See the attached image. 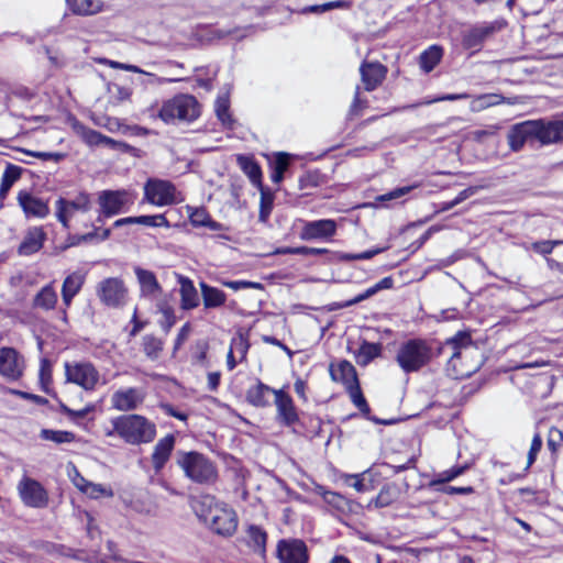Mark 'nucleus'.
I'll list each match as a JSON object with an SVG mask.
<instances>
[{
    "instance_id": "53",
    "label": "nucleus",
    "mask_w": 563,
    "mask_h": 563,
    "mask_svg": "<svg viewBox=\"0 0 563 563\" xmlns=\"http://www.w3.org/2000/svg\"><path fill=\"white\" fill-rule=\"evenodd\" d=\"M347 393L350 394V397L353 401V404L363 412L368 413L369 407L366 402V399L364 398L362 390L360 388V384L353 386L352 388L347 389Z\"/></svg>"
},
{
    "instance_id": "32",
    "label": "nucleus",
    "mask_w": 563,
    "mask_h": 563,
    "mask_svg": "<svg viewBox=\"0 0 563 563\" xmlns=\"http://www.w3.org/2000/svg\"><path fill=\"white\" fill-rule=\"evenodd\" d=\"M58 297L53 284H47L34 296L32 306L35 309L52 310L57 303Z\"/></svg>"
},
{
    "instance_id": "13",
    "label": "nucleus",
    "mask_w": 563,
    "mask_h": 563,
    "mask_svg": "<svg viewBox=\"0 0 563 563\" xmlns=\"http://www.w3.org/2000/svg\"><path fill=\"white\" fill-rule=\"evenodd\" d=\"M101 213L111 217L122 212L126 205L132 203L131 195L125 190H103L98 198Z\"/></svg>"
},
{
    "instance_id": "15",
    "label": "nucleus",
    "mask_w": 563,
    "mask_h": 563,
    "mask_svg": "<svg viewBox=\"0 0 563 563\" xmlns=\"http://www.w3.org/2000/svg\"><path fill=\"white\" fill-rule=\"evenodd\" d=\"M388 69L379 62L364 60L360 66L361 80L366 91H373L382 85Z\"/></svg>"
},
{
    "instance_id": "29",
    "label": "nucleus",
    "mask_w": 563,
    "mask_h": 563,
    "mask_svg": "<svg viewBox=\"0 0 563 563\" xmlns=\"http://www.w3.org/2000/svg\"><path fill=\"white\" fill-rule=\"evenodd\" d=\"M277 390L278 389H274L261 380H256V383L246 390V400L252 406L264 408L271 405V395L275 396V391Z\"/></svg>"
},
{
    "instance_id": "35",
    "label": "nucleus",
    "mask_w": 563,
    "mask_h": 563,
    "mask_svg": "<svg viewBox=\"0 0 563 563\" xmlns=\"http://www.w3.org/2000/svg\"><path fill=\"white\" fill-rule=\"evenodd\" d=\"M444 51L440 45H431L419 55V66L426 74L431 73L441 62Z\"/></svg>"
},
{
    "instance_id": "26",
    "label": "nucleus",
    "mask_w": 563,
    "mask_h": 563,
    "mask_svg": "<svg viewBox=\"0 0 563 563\" xmlns=\"http://www.w3.org/2000/svg\"><path fill=\"white\" fill-rule=\"evenodd\" d=\"M68 123L74 131V133L81 139V141L90 146H102L104 136L102 133L92 130L88 126H86L84 123H81L79 120H77L75 117L68 118Z\"/></svg>"
},
{
    "instance_id": "3",
    "label": "nucleus",
    "mask_w": 563,
    "mask_h": 563,
    "mask_svg": "<svg viewBox=\"0 0 563 563\" xmlns=\"http://www.w3.org/2000/svg\"><path fill=\"white\" fill-rule=\"evenodd\" d=\"M176 464L185 476L194 483L211 485L218 479L216 463L197 451H177Z\"/></svg>"
},
{
    "instance_id": "54",
    "label": "nucleus",
    "mask_w": 563,
    "mask_h": 563,
    "mask_svg": "<svg viewBox=\"0 0 563 563\" xmlns=\"http://www.w3.org/2000/svg\"><path fill=\"white\" fill-rule=\"evenodd\" d=\"M74 475L71 476V481L74 483V485L81 492V493H85L86 490H88L90 487L92 488V493H104V489L101 488L100 485H93L91 483H89L88 481H86L78 472L76 468H74Z\"/></svg>"
},
{
    "instance_id": "22",
    "label": "nucleus",
    "mask_w": 563,
    "mask_h": 563,
    "mask_svg": "<svg viewBox=\"0 0 563 563\" xmlns=\"http://www.w3.org/2000/svg\"><path fill=\"white\" fill-rule=\"evenodd\" d=\"M18 202L26 217L45 218L49 213L47 202L26 190L18 194Z\"/></svg>"
},
{
    "instance_id": "39",
    "label": "nucleus",
    "mask_w": 563,
    "mask_h": 563,
    "mask_svg": "<svg viewBox=\"0 0 563 563\" xmlns=\"http://www.w3.org/2000/svg\"><path fill=\"white\" fill-rule=\"evenodd\" d=\"M214 111L218 119L224 126L229 129L233 128L234 120L230 113V99L228 93L218 96L214 103Z\"/></svg>"
},
{
    "instance_id": "64",
    "label": "nucleus",
    "mask_w": 563,
    "mask_h": 563,
    "mask_svg": "<svg viewBox=\"0 0 563 563\" xmlns=\"http://www.w3.org/2000/svg\"><path fill=\"white\" fill-rule=\"evenodd\" d=\"M563 441V433L556 429L552 428L549 432L548 446L552 452H555L558 448L561 445Z\"/></svg>"
},
{
    "instance_id": "37",
    "label": "nucleus",
    "mask_w": 563,
    "mask_h": 563,
    "mask_svg": "<svg viewBox=\"0 0 563 563\" xmlns=\"http://www.w3.org/2000/svg\"><path fill=\"white\" fill-rule=\"evenodd\" d=\"M380 353L382 345L379 343L363 341L358 350L354 353V356L360 366H367L374 358L378 357Z\"/></svg>"
},
{
    "instance_id": "52",
    "label": "nucleus",
    "mask_w": 563,
    "mask_h": 563,
    "mask_svg": "<svg viewBox=\"0 0 563 563\" xmlns=\"http://www.w3.org/2000/svg\"><path fill=\"white\" fill-rule=\"evenodd\" d=\"M465 468L466 466H453L450 470L437 474L432 479L431 484L435 485L451 482L456 476L461 475L465 471Z\"/></svg>"
},
{
    "instance_id": "48",
    "label": "nucleus",
    "mask_w": 563,
    "mask_h": 563,
    "mask_svg": "<svg viewBox=\"0 0 563 563\" xmlns=\"http://www.w3.org/2000/svg\"><path fill=\"white\" fill-rule=\"evenodd\" d=\"M289 165V157L286 153H278L274 162V170L272 174V180L275 184H279L284 178V173L287 170Z\"/></svg>"
},
{
    "instance_id": "18",
    "label": "nucleus",
    "mask_w": 563,
    "mask_h": 563,
    "mask_svg": "<svg viewBox=\"0 0 563 563\" xmlns=\"http://www.w3.org/2000/svg\"><path fill=\"white\" fill-rule=\"evenodd\" d=\"M274 404L277 410V419L283 424L290 427L298 422L299 417L292 398L284 390L275 391Z\"/></svg>"
},
{
    "instance_id": "56",
    "label": "nucleus",
    "mask_w": 563,
    "mask_h": 563,
    "mask_svg": "<svg viewBox=\"0 0 563 563\" xmlns=\"http://www.w3.org/2000/svg\"><path fill=\"white\" fill-rule=\"evenodd\" d=\"M25 506L34 508H43L48 504L47 495H20Z\"/></svg>"
},
{
    "instance_id": "21",
    "label": "nucleus",
    "mask_w": 563,
    "mask_h": 563,
    "mask_svg": "<svg viewBox=\"0 0 563 563\" xmlns=\"http://www.w3.org/2000/svg\"><path fill=\"white\" fill-rule=\"evenodd\" d=\"M176 438L174 434H167L159 439L154 445L151 461L155 473H159L168 462L175 448Z\"/></svg>"
},
{
    "instance_id": "5",
    "label": "nucleus",
    "mask_w": 563,
    "mask_h": 563,
    "mask_svg": "<svg viewBox=\"0 0 563 563\" xmlns=\"http://www.w3.org/2000/svg\"><path fill=\"white\" fill-rule=\"evenodd\" d=\"M453 350L452 355L448 362V373L456 379L465 378L471 376L479 368V363L468 364L467 360L476 353V349L468 342L467 335H461L453 338L448 342Z\"/></svg>"
},
{
    "instance_id": "34",
    "label": "nucleus",
    "mask_w": 563,
    "mask_h": 563,
    "mask_svg": "<svg viewBox=\"0 0 563 563\" xmlns=\"http://www.w3.org/2000/svg\"><path fill=\"white\" fill-rule=\"evenodd\" d=\"M501 103L514 104L515 101L499 95V93H484L473 97L470 109L472 112H479L487 108L498 106Z\"/></svg>"
},
{
    "instance_id": "55",
    "label": "nucleus",
    "mask_w": 563,
    "mask_h": 563,
    "mask_svg": "<svg viewBox=\"0 0 563 563\" xmlns=\"http://www.w3.org/2000/svg\"><path fill=\"white\" fill-rule=\"evenodd\" d=\"M417 187H419L418 184H415L411 186L399 187V188H396L387 194L378 196L377 200L384 202V201H390L394 199H398V198H401L405 195L409 194L412 189H415Z\"/></svg>"
},
{
    "instance_id": "40",
    "label": "nucleus",
    "mask_w": 563,
    "mask_h": 563,
    "mask_svg": "<svg viewBox=\"0 0 563 563\" xmlns=\"http://www.w3.org/2000/svg\"><path fill=\"white\" fill-rule=\"evenodd\" d=\"M21 174H22L21 167L13 165V164H8V166L5 167V169L2 174V178H1L0 200H3L7 197L12 185L21 177Z\"/></svg>"
},
{
    "instance_id": "27",
    "label": "nucleus",
    "mask_w": 563,
    "mask_h": 563,
    "mask_svg": "<svg viewBox=\"0 0 563 563\" xmlns=\"http://www.w3.org/2000/svg\"><path fill=\"white\" fill-rule=\"evenodd\" d=\"M86 280V275L79 271L67 275L62 285V299L66 307L71 305L73 299L79 294Z\"/></svg>"
},
{
    "instance_id": "45",
    "label": "nucleus",
    "mask_w": 563,
    "mask_h": 563,
    "mask_svg": "<svg viewBox=\"0 0 563 563\" xmlns=\"http://www.w3.org/2000/svg\"><path fill=\"white\" fill-rule=\"evenodd\" d=\"M238 162L240 164V167L249 176L251 181L255 185L262 186V172L258 164L254 159L246 156H239Z\"/></svg>"
},
{
    "instance_id": "43",
    "label": "nucleus",
    "mask_w": 563,
    "mask_h": 563,
    "mask_svg": "<svg viewBox=\"0 0 563 563\" xmlns=\"http://www.w3.org/2000/svg\"><path fill=\"white\" fill-rule=\"evenodd\" d=\"M101 63L104 65H108L109 67H111L113 69H122V70H126V71L147 75L148 77H151V80H150L151 84L159 85V84H164V82L176 81V79H167V78L156 77L154 74L147 73V71L141 69L140 67H137L135 65H131V64H124V63H120V62H115V60H111V59H103Z\"/></svg>"
},
{
    "instance_id": "49",
    "label": "nucleus",
    "mask_w": 563,
    "mask_h": 563,
    "mask_svg": "<svg viewBox=\"0 0 563 563\" xmlns=\"http://www.w3.org/2000/svg\"><path fill=\"white\" fill-rule=\"evenodd\" d=\"M371 474L368 472H364L362 474H354V475H343L341 477L343 485L347 488H354L357 492L366 490L368 489L364 482L369 477Z\"/></svg>"
},
{
    "instance_id": "10",
    "label": "nucleus",
    "mask_w": 563,
    "mask_h": 563,
    "mask_svg": "<svg viewBox=\"0 0 563 563\" xmlns=\"http://www.w3.org/2000/svg\"><path fill=\"white\" fill-rule=\"evenodd\" d=\"M25 369L24 357L13 347H0V376L8 382L19 380Z\"/></svg>"
},
{
    "instance_id": "50",
    "label": "nucleus",
    "mask_w": 563,
    "mask_h": 563,
    "mask_svg": "<svg viewBox=\"0 0 563 563\" xmlns=\"http://www.w3.org/2000/svg\"><path fill=\"white\" fill-rule=\"evenodd\" d=\"M260 187H261V205H260L258 218H260V221L266 222L272 212V209H273L274 197L271 192L265 191L262 186H260Z\"/></svg>"
},
{
    "instance_id": "58",
    "label": "nucleus",
    "mask_w": 563,
    "mask_h": 563,
    "mask_svg": "<svg viewBox=\"0 0 563 563\" xmlns=\"http://www.w3.org/2000/svg\"><path fill=\"white\" fill-rule=\"evenodd\" d=\"M342 1H331L323 4L310 5L302 10L303 13H323L325 11L342 7Z\"/></svg>"
},
{
    "instance_id": "7",
    "label": "nucleus",
    "mask_w": 563,
    "mask_h": 563,
    "mask_svg": "<svg viewBox=\"0 0 563 563\" xmlns=\"http://www.w3.org/2000/svg\"><path fill=\"white\" fill-rule=\"evenodd\" d=\"M64 368L66 382L85 391H93L99 385L106 384L100 372L89 361L66 362Z\"/></svg>"
},
{
    "instance_id": "1",
    "label": "nucleus",
    "mask_w": 563,
    "mask_h": 563,
    "mask_svg": "<svg viewBox=\"0 0 563 563\" xmlns=\"http://www.w3.org/2000/svg\"><path fill=\"white\" fill-rule=\"evenodd\" d=\"M189 505L198 519L222 537H231L238 528V516L227 504L214 495H191Z\"/></svg>"
},
{
    "instance_id": "36",
    "label": "nucleus",
    "mask_w": 563,
    "mask_h": 563,
    "mask_svg": "<svg viewBox=\"0 0 563 563\" xmlns=\"http://www.w3.org/2000/svg\"><path fill=\"white\" fill-rule=\"evenodd\" d=\"M201 297L206 309L222 307L227 301V294L219 288L200 283Z\"/></svg>"
},
{
    "instance_id": "41",
    "label": "nucleus",
    "mask_w": 563,
    "mask_h": 563,
    "mask_svg": "<svg viewBox=\"0 0 563 563\" xmlns=\"http://www.w3.org/2000/svg\"><path fill=\"white\" fill-rule=\"evenodd\" d=\"M249 544L260 554L266 552L267 533L258 526H250L247 529Z\"/></svg>"
},
{
    "instance_id": "4",
    "label": "nucleus",
    "mask_w": 563,
    "mask_h": 563,
    "mask_svg": "<svg viewBox=\"0 0 563 563\" xmlns=\"http://www.w3.org/2000/svg\"><path fill=\"white\" fill-rule=\"evenodd\" d=\"M157 115L167 124L191 122L200 115V104L194 96L179 93L164 101Z\"/></svg>"
},
{
    "instance_id": "33",
    "label": "nucleus",
    "mask_w": 563,
    "mask_h": 563,
    "mask_svg": "<svg viewBox=\"0 0 563 563\" xmlns=\"http://www.w3.org/2000/svg\"><path fill=\"white\" fill-rule=\"evenodd\" d=\"M189 210V221L192 227H205L211 231H222L227 229L222 223L214 221L205 208H194Z\"/></svg>"
},
{
    "instance_id": "25",
    "label": "nucleus",
    "mask_w": 563,
    "mask_h": 563,
    "mask_svg": "<svg viewBox=\"0 0 563 563\" xmlns=\"http://www.w3.org/2000/svg\"><path fill=\"white\" fill-rule=\"evenodd\" d=\"M46 240V234L40 227L31 228L26 231L21 244L19 245L18 253L22 256H29L38 252Z\"/></svg>"
},
{
    "instance_id": "16",
    "label": "nucleus",
    "mask_w": 563,
    "mask_h": 563,
    "mask_svg": "<svg viewBox=\"0 0 563 563\" xmlns=\"http://www.w3.org/2000/svg\"><path fill=\"white\" fill-rule=\"evenodd\" d=\"M324 503L328 506V510L331 511L338 518L349 516L352 514H360L363 509L361 503L352 500L346 495H321Z\"/></svg>"
},
{
    "instance_id": "47",
    "label": "nucleus",
    "mask_w": 563,
    "mask_h": 563,
    "mask_svg": "<svg viewBox=\"0 0 563 563\" xmlns=\"http://www.w3.org/2000/svg\"><path fill=\"white\" fill-rule=\"evenodd\" d=\"M41 438L55 443H70L75 440V434L70 431L43 429Z\"/></svg>"
},
{
    "instance_id": "6",
    "label": "nucleus",
    "mask_w": 563,
    "mask_h": 563,
    "mask_svg": "<svg viewBox=\"0 0 563 563\" xmlns=\"http://www.w3.org/2000/svg\"><path fill=\"white\" fill-rule=\"evenodd\" d=\"M431 357L432 350L427 341L412 339L401 344L396 361L404 372L411 373L427 365Z\"/></svg>"
},
{
    "instance_id": "19",
    "label": "nucleus",
    "mask_w": 563,
    "mask_h": 563,
    "mask_svg": "<svg viewBox=\"0 0 563 563\" xmlns=\"http://www.w3.org/2000/svg\"><path fill=\"white\" fill-rule=\"evenodd\" d=\"M508 145L514 152L520 151L527 142L536 141L534 120H528L511 126L507 135Z\"/></svg>"
},
{
    "instance_id": "61",
    "label": "nucleus",
    "mask_w": 563,
    "mask_h": 563,
    "mask_svg": "<svg viewBox=\"0 0 563 563\" xmlns=\"http://www.w3.org/2000/svg\"><path fill=\"white\" fill-rule=\"evenodd\" d=\"M102 146L109 147L113 151L123 152V153H128L133 150V147L130 146L129 144L121 142V141H117L107 135L104 136Z\"/></svg>"
},
{
    "instance_id": "23",
    "label": "nucleus",
    "mask_w": 563,
    "mask_h": 563,
    "mask_svg": "<svg viewBox=\"0 0 563 563\" xmlns=\"http://www.w3.org/2000/svg\"><path fill=\"white\" fill-rule=\"evenodd\" d=\"M134 274L140 285L141 296L148 299H155L162 292V286L159 285L156 275L148 269L142 267H135Z\"/></svg>"
},
{
    "instance_id": "12",
    "label": "nucleus",
    "mask_w": 563,
    "mask_h": 563,
    "mask_svg": "<svg viewBox=\"0 0 563 563\" xmlns=\"http://www.w3.org/2000/svg\"><path fill=\"white\" fill-rule=\"evenodd\" d=\"M280 563H308L309 554L306 543L299 539H282L276 549Z\"/></svg>"
},
{
    "instance_id": "62",
    "label": "nucleus",
    "mask_w": 563,
    "mask_h": 563,
    "mask_svg": "<svg viewBox=\"0 0 563 563\" xmlns=\"http://www.w3.org/2000/svg\"><path fill=\"white\" fill-rule=\"evenodd\" d=\"M542 446V439L540 434H536L532 439L531 446L528 453V466L532 465L537 459L538 453Z\"/></svg>"
},
{
    "instance_id": "46",
    "label": "nucleus",
    "mask_w": 563,
    "mask_h": 563,
    "mask_svg": "<svg viewBox=\"0 0 563 563\" xmlns=\"http://www.w3.org/2000/svg\"><path fill=\"white\" fill-rule=\"evenodd\" d=\"M157 308L162 314V319L159 320V325L165 333H168L170 331V329L174 327V324L176 323L175 311L166 302L158 303Z\"/></svg>"
},
{
    "instance_id": "24",
    "label": "nucleus",
    "mask_w": 563,
    "mask_h": 563,
    "mask_svg": "<svg viewBox=\"0 0 563 563\" xmlns=\"http://www.w3.org/2000/svg\"><path fill=\"white\" fill-rule=\"evenodd\" d=\"M330 376L334 382L343 384L346 390L358 384L355 367L349 361L331 364Z\"/></svg>"
},
{
    "instance_id": "51",
    "label": "nucleus",
    "mask_w": 563,
    "mask_h": 563,
    "mask_svg": "<svg viewBox=\"0 0 563 563\" xmlns=\"http://www.w3.org/2000/svg\"><path fill=\"white\" fill-rule=\"evenodd\" d=\"M135 224H143L147 227H165L169 228L170 224L164 214L156 216H140L135 217Z\"/></svg>"
},
{
    "instance_id": "9",
    "label": "nucleus",
    "mask_w": 563,
    "mask_h": 563,
    "mask_svg": "<svg viewBox=\"0 0 563 563\" xmlns=\"http://www.w3.org/2000/svg\"><path fill=\"white\" fill-rule=\"evenodd\" d=\"M92 208V201L87 192H79L73 198L60 197L55 202V216L58 222L65 228H69L70 220L77 213H86Z\"/></svg>"
},
{
    "instance_id": "31",
    "label": "nucleus",
    "mask_w": 563,
    "mask_h": 563,
    "mask_svg": "<svg viewBox=\"0 0 563 563\" xmlns=\"http://www.w3.org/2000/svg\"><path fill=\"white\" fill-rule=\"evenodd\" d=\"M180 284V307L184 310H191L199 306V296L192 282L187 277H179Z\"/></svg>"
},
{
    "instance_id": "2",
    "label": "nucleus",
    "mask_w": 563,
    "mask_h": 563,
    "mask_svg": "<svg viewBox=\"0 0 563 563\" xmlns=\"http://www.w3.org/2000/svg\"><path fill=\"white\" fill-rule=\"evenodd\" d=\"M111 424L107 437L117 434L128 444L151 443L156 437V424L141 415H123L112 419Z\"/></svg>"
},
{
    "instance_id": "11",
    "label": "nucleus",
    "mask_w": 563,
    "mask_h": 563,
    "mask_svg": "<svg viewBox=\"0 0 563 563\" xmlns=\"http://www.w3.org/2000/svg\"><path fill=\"white\" fill-rule=\"evenodd\" d=\"M145 198L155 206H169L176 202L175 186L162 179H150L144 186Z\"/></svg>"
},
{
    "instance_id": "63",
    "label": "nucleus",
    "mask_w": 563,
    "mask_h": 563,
    "mask_svg": "<svg viewBox=\"0 0 563 563\" xmlns=\"http://www.w3.org/2000/svg\"><path fill=\"white\" fill-rule=\"evenodd\" d=\"M109 236H110V230L109 229L102 230V232L100 234L98 232V229H95L92 232L79 235L78 236V241H85V243L91 242L95 239H97L99 241H104Z\"/></svg>"
},
{
    "instance_id": "30",
    "label": "nucleus",
    "mask_w": 563,
    "mask_h": 563,
    "mask_svg": "<svg viewBox=\"0 0 563 563\" xmlns=\"http://www.w3.org/2000/svg\"><path fill=\"white\" fill-rule=\"evenodd\" d=\"M122 501L126 508L135 512L152 514L156 510L152 495H122Z\"/></svg>"
},
{
    "instance_id": "38",
    "label": "nucleus",
    "mask_w": 563,
    "mask_h": 563,
    "mask_svg": "<svg viewBox=\"0 0 563 563\" xmlns=\"http://www.w3.org/2000/svg\"><path fill=\"white\" fill-rule=\"evenodd\" d=\"M67 3L75 14L80 15L96 14L103 7L101 0H67Z\"/></svg>"
},
{
    "instance_id": "59",
    "label": "nucleus",
    "mask_w": 563,
    "mask_h": 563,
    "mask_svg": "<svg viewBox=\"0 0 563 563\" xmlns=\"http://www.w3.org/2000/svg\"><path fill=\"white\" fill-rule=\"evenodd\" d=\"M18 489H19V493H30V494H33V493H41L42 487H41V485L36 481L27 478V477H24L20 482V484L18 486Z\"/></svg>"
},
{
    "instance_id": "28",
    "label": "nucleus",
    "mask_w": 563,
    "mask_h": 563,
    "mask_svg": "<svg viewBox=\"0 0 563 563\" xmlns=\"http://www.w3.org/2000/svg\"><path fill=\"white\" fill-rule=\"evenodd\" d=\"M495 31L494 25L474 26L463 34L462 44L466 49L479 51L484 41Z\"/></svg>"
},
{
    "instance_id": "8",
    "label": "nucleus",
    "mask_w": 563,
    "mask_h": 563,
    "mask_svg": "<svg viewBox=\"0 0 563 563\" xmlns=\"http://www.w3.org/2000/svg\"><path fill=\"white\" fill-rule=\"evenodd\" d=\"M99 301L112 309L123 308L129 300V289L121 277H107L96 285Z\"/></svg>"
},
{
    "instance_id": "17",
    "label": "nucleus",
    "mask_w": 563,
    "mask_h": 563,
    "mask_svg": "<svg viewBox=\"0 0 563 563\" xmlns=\"http://www.w3.org/2000/svg\"><path fill=\"white\" fill-rule=\"evenodd\" d=\"M144 398L145 395L142 389L130 387L113 393L111 404L119 411H131L136 409L144 401Z\"/></svg>"
},
{
    "instance_id": "14",
    "label": "nucleus",
    "mask_w": 563,
    "mask_h": 563,
    "mask_svg": "<svg viewBox=\"0 0 563 563\" xmlns=\"http://www.w3.org/2000/svg\"><path fill=\"white\" fill-rule=\"evenodd\" d=\"M336 233V222L332 219H321L305 222L300 239L302 241L329 240Z\"/></svg>"
},
{
    "instance_id": "44",
    "label": "nucleus",
    "mask_w": 563,
    "mask_h": 563,
    "mask_svg": "<svg viewBox=\"0 0 563 563\" xmlns=\"http://www.w3.org/2000/svg\"><path fill=\"white\" fill-rule=\"evenodd\" d=\"M164 349V341L153 334L142 338V350L147 358L156 361Z\"/></svg>"
},
{
    "instance_id": "20",
    "label": "nucleus",
    "mask_w": 563,
    "mask_h": 563,
    "mask_svg": "<svg viewBox=\"0 0 563 563\" xmlns=\"http://www.w3.org/2000/svg\"><path fill=\"white\" fill-rule=\"evenodd\" d=\"M536 141L542 145L563 141V121L534 120Z\"/></svg>"
},
{
    "instance_id": "42",
    "label": "nucleus",
    "mask_w": 563,
    "mask_h": 563,
    "mask_svg": "<svg viewBox=\"0 0 563 563\" xmlns=\"http://www.w3.org/2000/svg\"><path fill=\"white\" fill-rule=\"evenodd\" d=\"M101 63L104 65H108L109 67H111L113 69H122V70H126V71L147 75L148 77H151V80H150L151 84L159 85V84H164V82L176 81V79H167V78L156 77L154 74L147 73V71L141 69L140 67H137L135 65H131V64H124V63H120V62H115V60H111V59H103Z\"/></svg>"
},
{
    "instance_id": "57",
    "label": "nucleus",
    "mask_w": 563,
    "mask_h": 563,
    "mask_svg": "<svg viewBox=\"0 0 563 563\" xmlns=\"http://www.w3.org/2000/svg\"><path fill=\"white\" fill-rule=\"evenodd\" d=\"M225 287H229L233 290L254 288V289H264L263 284L249 280H228L222 283Z\"/></svg>"
},
{
    "instance_id": "60",
    "label": "nucleus",
    "mask_w": 563,
    "mask_h": 563,
    "mask_svg": "<svg viewBox=\"0 0 563 563\" xmlns=\"http://www.w3.org/2000/svg\"><path fill=\"white\" fill-rule=\"evenodd\" d=\"M382 250H371L358 254H349V253H340L339 258L341 261H355V260H369L376 254H378Z\"/></svg>"
}]
</instances>
